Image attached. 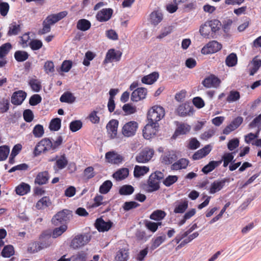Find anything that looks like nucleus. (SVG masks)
<instances>
[{
	"label": "nucleus",
	"mask_w": 261,
	"mask_h": 261,
	"mask_svg": "<svg viewBox=\"0 0 261 261\" xmlns=\"http://www.w3.org/2000/svg\"><path fill=\"white\" fill-rule=\"evenodd\" d=\"M153 154L154 151L152 149H145L136 156V160L138 163H146L152 158Z\"/></svg>",
	"instance_id": "12"
},
{
	"label": "nucleus",
	"mask_w": 261,
	"mask_h": 261,
	"mask_svg": "<svg viewBox=\"0 0 261 261\" xmlns=\"http://www.w3.org/2000/svg\"><path fill=\"white\" fill-rule=\"evenodd\" d=\"M243 118L241 117L236 118L229 125L226 126L223 130V133L228 135L231 132L236 129L242 123Z\"/></svg>",
	"instance_id": "15"
},
{
	"label": "nucleus",
	"mask_w": 261,
	"mask_h": 261,
	"mask_svg": "<svg viewBox=\"0 0 261 261\" xmlns=\"http://www.w3.org/2000/svg\"><path fill=\"white\" fill-rule=\"evenodd\" d=\"M188 207V201L184 200L180 201L176 204L174 212L175 213H183Z\"/></svg>",
	"instance_id": "36"
},
{
	"label": "nucleus",
	"mask_w": 261,
	"mask_h": 261,
	"mask_svg": "<svg viewBox=\"0 0 261 261\" xmlns=\"http://www.w3.org/2000/svg\"><path fill=\"white\" fill-rule=\"evenodd\" d=\"M220 80L216 76L211 75L206 79L203 81L202 84L203 86L206 88H216L219 86L220 84Z\"/></svg>",
	"instance_id": "23"
},
{
	"label": "nucleus",
	"mask_w": 261,
	"mask_h": 261,
	"mask_svg": "<svg viewBox=\"0 0 261 261\" xmlns=\"http://www.w3.org/2000/svg\"><path fill=\"white\" fill-rule=\"evenodd\" d=\"M61 119L58 118L53 119L49 124V128L51 130L57 131L61 127Z\"/></svg>",
	"instance_id": "52"
},
{
	"label": "nucleus",
	"mask_w": 261,
	"mask_h": 261,
	"mask_svg": "<svg viewBox=\"0 0 261 261\" xmlns=\"http://www.w3.org/2000/svg\"><path fill=\"white\" fill-rule=\"evenodd\" d=\"M71 217L70 212L67 210H64L58 212L52 218V222L55 225H58L60 223L66 222L70 219Z\"/></svg>",
	"instance_id": "6"
},
{
	"label": "nucleus",
	"mask_w": 261,
	"mask_h": 261,
	"mask_svg": "<svg viewBox=\"0 0 261 261\" xmlns=\"http://www.w3.org/2000/svg\"><path fill=\"white\" fill-rule=\"evenodd\" d=\"M12 49L10 43H6L0 46V58H5Z\"/></svg>",
	"instance_id": "42"
},
{
	"label": "nucleus",
	"mask_w": 261,
	"mask_h": 261,
	"mask_svg": "<svg viewBox=\"0 0 261 261\" xmlns=\"http://www.w3.org/2000/svg\"><path fill=\"white\" fill-rule=\"evenodd\" d=\"M222 161H211L207 165H205L202 169V171L207 174L212 171H213L216 167L218 166L221 163Z\"/></svg>",
	"instance_id": "37"
},
{
	"label": "nucleus",
	"mask_w": 261,
	"mask_h": 261,
	"mask_svg": "<svg viewBox=\"0 0 261 261\" xmlns=\"http://www.w3.org/2000/svg\"><path fill=\"white\" fill-rule=\"evenodd\" d=\"M249 126L252 128L257 127L259 130L261 129V114L253 119L250 123Z\"/></svg>",
	"instance_id": "64"
},
{
	"label": "nucleus",
	"mask_w": 261,
	"mask_h": 261,
	"mask_svg": "<svg viewBox=\"0 0 261 261\" xmlns=\"http://www.w3.org/2000/svg\"><path fill=\"white\" fill-rule=\"evenodd\" d=\"M129 171L127 168H122L113 174V177L117 180H121L127 177Z\"/></svg>",
	"instance_id": "30"
},
{
	"label": "nucleus",
	"mask_w": 261,
	"mask_h": 261,
	"mask_svg": "<svg viewBox=\"0 0 261 261\" xmlns=\"http://www.w3.org/2000/svg\"><path fill=\"white\" fill-rule=\"evenodd\" d=\"M118 126V121L112 119L107 124V129L108 134L111 139L116 137L117 134V128Z\"/></svg>",
	"instance_id": "17"
},
{
	"label": "nucleus",
	"mask_w": 261,
	"mask_h": 261,
	"mask_svg": "<svg viewBox=\"0 0 261 261\" xmlns=\"http://www.w3.org/2000/svg\"><path fill=\"white\" fill-rule=\"evenodd\" d=\"M67 15V12L64 11L48 15L43 21V28L39 31V34L42 35L49 32L51 25L64 18Z\"/></svg>",
	"instance_id": "2"
},
{
	"label": "nucleus",
	"mask_w": 261,
	"mask_h": 261,
	"mask_svg": "<svg viewBox=\"0 0 261 261\" xmlns=\"http://www.w3.org/2000/svg\"><path fill=\"white\" fill-rule=\"evenodd\" d=\"M122 110L127 115L133 114L136 112V107L128 103L125 104L122 107Z\"/></svg>",
	"instance_id": "60"
},
{
	"label": "nucleus",
	"mask_w": 261,
	"mask_h": 261,
	"mask_svg": "<svg viewBox=\"0 0 261 261\" xmlns=\"http://www.w3.org/2000/svg\"><path fill=\"white\" fill-rule=\"evenodd\" d=\"M191 129L190 125L186 123H180L177 125L173 138L175 139L178 136L186 134Z\"/></svg>",
	"instance_id": "24"
},
{
	"label": "nucleus",
	"mask_w": 261,
	"mask_h": 261,
	"mask_svg": "<svg viewBox=\"0 0 261 261\" xmlns=\"http://www.w3.org/2000/svg\"><path fill=\"white\" fill-rule=\"evenodd\" d=\"M113 223L110 221L108 222L105 221L103 219L99 218L97 219L95 225L96 228L99 231H108L112 227Z\"/></svg>",
	"instance_id": "20"
},
{
	"label": "nucleus",
	"mask_w": 261,
	"mask_h": 261,
	"mask_svg": "<svg viewBox=\"0 0 261 261\" xmlns=\"http://www.w3.org/2000/svg\"><path fill=\"white\" fill-rule=\"evenodd\" d=\"M30 186L29 184L22 182L16 187L15 191L19 195H24L30 191Z\"/></svg>",
	"instance_id": "27"
},
{
	"label": "nucleus",
	"mask_w": 261,
	"mask_h": 261,
	"mask_svg": "<svg viewBox=\"0 0 261 261\" xmlns=\"http://www.w3.org/2000/svg\"><path fill=\"white\" fill-rule=\"evenodd\" d=\"M163 18V14L160 11H154L150 15V22L154 25H158L162 21Z\"/></svg>",
	"instance_id": "25"
},
{
	"label": "nucleus",
	"mask_w": 261,
	"mask_h": 261,
	"mask_svg": "<svg viewBox=\"0 0 261 261\" xmlns=\"http://www.w3.org/2000/svg\"><path fill=\"white\" fill-rule=\"evenodd\" d=\"M106 159L110 163L119 164L123 160V158L115 151H112L106 153Z\"/></svg>",
	"instance_id": "19"
},
{
	"label": "nucleus",
	"mask_w": 261,
	"mask_h": 261,
	"mask_svg": "<svg viewBox=\"0 0 261 261\" xmlns=\"http://www.w3.org/2000/svg\"><path fill=\"white\" fill-rule=\"evenodd\" d=\"M149 171L148 167L136 165L134 168V175L135 177H140L144 175Z\"/></svg>",
	"instance_id": "28"
},
{
	"label": "nucleus",
	"mask_w": 261,
	"mask_h": 261,
	"mask_svg": "<svg viewBox=\"0 0 261 261\" xmlns=\"http://www.w3.org/2000/svg\"><path fill=\"white\" fill-rule=\"evenodd\" d=\"M29 85L31 89L35 92H39L41 88V82L38 79H31L29 81Z\"/></svg>",
	"instance_id": "44"
},
{
	"label": "nucleus",
	"mask_w": 261,
	"mask_h": 261,
	"mask_svg": "<svg viewBox=\"0 0 261 261\" xmlns=\"http://www.w3.org/2000/svg\"><path fill=\"white\" fill-rule=\"evenodd\" d=\"M226 179L216 180L212 182L208 189L210 194H215L223 189L226 182Z\"/></svg>",
	"instance_id": "16"
},
{
	"label": "nucleus",
	"mask_w": 261,
	"mask_h": 261,
	"mask_svg": "<svg viewBox=\"0 0 261 261\" xmlns=\"http://www.w3.org/2000/svg\"><path fill=\"white\" fill-rule=\"evenodd\" d=\"M178 177L176 175H169L164 180V184L167 186L169 187L177 180Z\"/></svg>",
	"instance_id": "62"
},
{
	"label": "nucleus",
	"mask_w": 261,
	"mask_h": 261,
	"mask_svg": "<svg viewBox=\"0 0 261 261\" xmlns=\"http://www.w3.org/2000/svg\"><path fill=\"white\" fill-rule=\"evenodd\" d=\"M165 111L163 107L155 105L151 107L147 113V119L149 122L158 123L164 116Z\"/></svg>",
	"instance_id": "4"
},
{
	"label": "nucleus",
	"mask_w": 261,
	"mask_h": 261,
	"mask_svg": "<svg viewBox=\"0 0 261 261\" xmlns=\"http://www.w3.org/2000/svg\"><path fill=\"white\" fill-rule=\"evenodd\" d=\"M34 136L36 138H41L44 134V128L42 125L40 124L36 125L32 132Z\"/></svg>",
	"instance_id": "51"
},
{
	"label": "nucleus",
	"mask_w": 261,
	"mask_h": 261,
	"mask_svg": "<svg viewBox=\"0 0 261 261\" xmlns=\"http://www.w3.org/2000/svg\"><path fill=\"white\" fill-rule=\"evenodd\" d=\"M240 97V93L236 91H231L227 97V101L229 102H232L238 100Z\"/></svg>",
	"instance_id": "57"
},
{
	"label": "nucleus",
	"mask_w": 261,
	"mask_h": 261,
	"mask_svg": "<svg viewBox=\"0 0 261 261\" xmlns=\"http://www.w3.org/2000/svg\"><path fill=\"white\" fill-rule=\"evenodd\" d=\"M159 127L158 123H154L148 121L143 130V135L146 139H150L154 137L158 132Z\"/></svg>",
	"instance_id": "7"
},
{
	"label": "nucleus",
	"mask_w": 261,
	"mask_h": 261,
	"mask_svg": "<svg viewBox=\"0 0 261 261\" xmlns=\"http://www.w3.org/2000/svg\"><path fill=\"white\" fill-rule=\"evenodd\" d=\"M15 253L14 247L11 245H6L1 252V255L5 258H9Z\"/></svg>",
	"instance_id": "33"
},
{
	"label": "nucleus",
	"mask_w": 261,
	"mask_h": 261,
	"mask_svg": "<svg viewBox=\"0 0 261 261\" xmlns=\"http://www.w3.org/2000/svg\"><path fill=\"white\" fill-rule=\"evenodd\" d=\"M166 213L162 210H156L153 212L150 216V218L155 221H160L164 219Z\"/></svg>",
	"instance_id": "45"
},
{
	"label": "nucleus",
	"mask_w": 261,
	"mask_h": 261,
	"mask_svg": "<svg viewBox=\"0 0 261 261\" xmlns=\"http://www.w3.org/2000/svg\"><path fill=\"white\" fill-rule=\"evenodd\" d=\"M212 146L210 145H207L201 149L196 151L192 156L194 160H198L203 158L207 155L211 151Z\"/></svg>",
	"instance_id": "21"
},
{
	"label": "nucleus",
	"mask_w": 261,
	"mask_h": 261,
	"mask_svg": "<svg viewBox=\"0 0 261 261\" xmlns=\"http://www.w3.org/2000/svg\"><path fill=\"white\" fill-rule=\"evenodd\" d=\"M138 127L137 122L132 121L125 123L122 127V133L127 137H132L135 135Z\"/></svg>",
	"instance_id": "8"
},
{
	"label": "nucleus",
	"mask_w": 261,
	"mask_h": 261,
	"mask_svg": "<svg viewBox=\"0 0 261 261\" xmlns=\"http://www.w3.org/2000/svg\"><path fill=\"white\" fill-rule=\"evenodd\" d=\"M27 93L22 90L15 92L11 97V102L15 105H19L25 99Z\"/></svg>",
	"instance_id": "18"
},
{
	"label": "nucleus",
	"mask_w": 261,
	"mask_h": 261,
	"mask_svg": "<svg viewBox=\"0 0 261 261\" xmlns=\"http://www.w3.org/2000/svg\"><path fill=\"white\" fill-rule=\"evenodd\" d=\"M68 160L65 154L62 155L59 158L56 159V165L59 169H62L67 166Z\"/></svg>",
	"instance_id": "41"
},
{
	"label": "nucleus",
	"mask_w": 261,
	"mask_h": 261,
	"mask_svg": "<svg viewBox=\"0 0 261 261\" xmlns=\"http://www.w3.org/2000/svg\"><path fill=\"white\" fill-rule=\"evenodd\" d=\"M29 57L28 54L25 51L18 50L15 53L14 57L18 62L25 61Z\"/></svg>",
	"instance_id": "47"
},
{
	"label": "nucleus",
	"mask_w": 261,
	"mask_h": 261,
	"mask_svg": "<svg viewBox=\"0 0 261 261\" xmlns=\"http://www.w3.org/2000/svg\"><path fill=\"white\" fill-rule=\"evenodd\" d=\"M50 204L51 201L49 198L47 197H43L37 202L36 207L38 210H42Z\"/></svg>",
	"instance_id": "35"
},
{
	"label": "nucleus",
	"mask_w": 261,
	"mask_h": 261,
	"mask_svg": "<svg viewBox=\"0 0 261 261\" xmlns=\"http://www.w3.org/2000/svg\"><path fill=\"white\" fill-rule=\"evenodd\" d=\"M164 178L163 174L160 171L152 173L149 177L147 184L144 185V189L147 192L151 193L160 189V183Z\"/></svg>",
	"instance_id": "3"
},
{
	"label": "nucleus",
	"mask_w": 261,
	"mask_h": 261,
	"mask_svg": "<svg viewBox=\"0 0 261 261\" xmlns=\"http://www.w3.org/2000/svg\"><path fill=\"white\" fill-rule=\"evenodd\" d=\"M210 27H211V30L212 33L216 32L220 29V22L218 20H213L207 21Z\"/></svg>",
	"instance_id": "61"
},
{
	"label": "nucleus",
	"mask_w": 261,
	"mask_h": 261,
	"mask_svg": "<svg viewBox=\"0 0 261 261\" xmlns=\"http://www.w3.org/2000/svg\"><path fill=\"white\" fill-rule=\"evenodd\" d=\"M87 253L84 251H80L76 254L71 257L73 261H86Z\"/></svg>",
	"instance_id": "59"
},
{
	"label": "nucleus",
	"mask_w": 261,
	"mask_h": 261,
	"mask_svg": "<svg viewBox=\"0 0 261 261\" xmlns=\"http://www.w3.org/2000/svg\"><path fill=\"white\" fill-rule=\"evenodd\" d=\"M83 124L80 120H74L70 123L69 128L71 132H75L80 129Z\"/></svg>",
	"instance_id": "56"
},
{
	"label": "nucleus",
	"mask_w": 261,
	"mask_h": 261,
	"mask_svg": "<svg viewBox=\"0 0 261 261\" xmlns=\"http://www.w3.org/2000/svg\"><path fill=\"white\" fill-rule=\"evenodd\" d=\"M189 164V161L186 159H181L174 163L171 166L172 170H179L181 169H185L187 168Z\"/></svg>",
	"instance_id": "31"
},
{
	"label": "nucleus",
	"mask_w": 261,
	"mask_h": 261,
	"mask_svg": "<svg viewBox=\"0 0 261 261\" xmlns=\"http://www.w3.org/2000/svg\"><path fill=\"white\" fill-rule=\"evenodd\" d=\"M134 189L130 185H125L122 186L119 190V193L121 195H129L133 193Z\"/></svg>",
	"instance_id": "58"
},
{
	"label": "nucleus",
	"mask_w": 261,
	"mask_h": 261,
	"mask_svg": "<svg viewBox=\"0 0 261 261\" xmlns=\"http://www.w3.org/2000/svg\"><path fill=\"white\" fill-rule=\"evenodd\" d=\"M222 45L216 41H212L208 43L201 49V53L204 55L213 54L220 50Z\"/></svg>",
	"instance_id": "10"
},
{
	"label": "nucleus",
	"mask_w": 261,
	"mask_h": 261,
	"mask_svg": "<svg viewBox=\"0 0 261 261\" xmlns=\"http://www.w3.org/2000/svg\"><path fill=\"white\" fill-rule=\"evenodd\" d=\"M252 67L250 69V74L253 75L259 69L261 66V60L257 59H254L251 63Z\"/></svg>",
	"instance_id": "48"
},
{
	"label": "nucleus",
	"mask_w": 261,
	"mask_h": 261,
	"mask_svg": "<svg viewBox=\"0 0 261 261\" xmlns=\"http://www.w3.org/2000/svg\"><path fill=\"white\" fill-rule=\"evenodd\" d=\"M51 244V242H48L47 244H42V246H41L37 242H33L29 244L27 250L28 252L30 253H34L38 252L41 249L48 247L50 246Z\"/></svg>",
	"instance_id": "22"
},
{
	"label": "nucleus",
	"mask_w": 261,
	"mask_h": 261,
	"mask_svg": "<svg viewBox=\"0 0 261 261\" xmlns=\"http://www.w3.org/2000/svg\"><path fill=\"white\" fill-rule=\"evenodd\" d=\"M113 13V10L111 8L102 9L96 14V20L101 22H106L111 19Z\"/></svg>",
	"instance_id": "11"
},
{
	"label": "nucleus",
	"mask_w": 261,
	"mask_h": 261,
	"mask_svg": "<svg viewBox=\"0 0 261 261\" xmlns=\"http://www.w3.org/2000/svg\"><path fill=\"white\" fill-rule=\"evenodd\" d=\"M49 179L48 173L47 171H43L39 173L35 179V183L39 185L46 184Z\"/></svg>",
	"instance_id": "26"
},
{
	"label": "nucleus",
	"mask_w": 261,
	"mask_h": 261,
	"mask_svg": "<svg viewBox=\"0 0 261 261\" xmlns=\"http://www.w3.org/2000/svg\"><path fill=\"white\" fill-rule=\"evenodd\" d=\"M44 69L47 74H52L55 72V65L54 63L50 61H47L44 63Z\"/></svg>",
	"instance_id": "50"
},
{
	"label": "nucleus",
	"mask_w": 261,
	"mask_h": 261,
	"mask_svg": "<svg viewBox=\"0 0 261 261\" xmlns=\"http://www.w3.org/2000/svg\"><path fill=\"white\" fill-rule=\"evenodd\" d=\"M121 53L118 50H115L114 49H109L104 60L105 63H111L114 61H118L120 59Z\"/></svg>",
	"instance_id": "13"
},
{
	"label": "nucleus",
	"mask_w": 261,
	"mask_h": 261,
	"mask_svg": "<svg viewBox=\"0 0 261 261\" xmlns=\"http://www.w3.org/2000/svg\"><path fill=\"white\" fill-rule=\"evenodd\" d=\"M193 112V108L189 102H185L180 105L175 110V113L181 117L191 116Z\"/></svg>",
	"instance_id": "9"
},
{
	"label": "nucleus",
	"mask_w": 261,
	"mask_h": 261,
	"mask_svg": "<svg viewBox=\"0 0 261 261\" xmlns=\"http://www.w3.org/2000/svg\"><path fill=\"white\" fill-rule=\"evenodd\" d=\"M112 187V182L110 180L105 181L99 188V192L101 194H107Z\"/></svg>",
	"instance_id": "49"
},
{
	"label": "nucleus",
	"mask_w": 261,
	"mask_h": 261,
	"mask_svg": "<svg viewBox=\"0 0 261 261\" xmlns=\"http://www.w3.org/2000/svg\"><path fill=\"white\" fill-rule=\"evenodd\" d=\"M176 157L175 154L173 152L167 153L163 156L162 162L167 165L170 164L175 161Z\"/></svg>",
	"instance_id": "46"
},
{
	"label": "nucleus",
	"mask_w": 261,
	"mask_h": 261,
	"mask_svg": "<svg viewBox=\"0 0 261 261\" xmlns=\"http://www.w3.org/2000/svg\"><path fill=\"white\" fill-rule=\"evenodd\" d=\"M199 31L201 35L205 38H210L213 34L207 21L200 27Z\"/></svg>",
	"instance_id": "32"
},
{
	"label": "nucleus",
	"mask_w": 261,
	"mask_h": 261,
	"mask_svg": "<svg viewBox=\"0 0 261 261\" xmlns=\"http://www.w3.org/2000/svg\"><path fill=\"white\" fill-rule=\"evenodd\" d=\"M67 229L65 225H63L59 227L56 228L53 232L52 236L53 238H56L62 235Z\"/></svg>",
	"instance_id": "53"
},
{
	"label": "nucleus",
	"mask_w": 261,
	"mask_h": 261,
	"mask_svg": "<svg viewBox=\"0 0 261 261\" xmlns=\"http://www.w3.org/2000/svg\"><path fill=\"white\" fill-rule=\"evenodd\" d=\"M90 240V236L88 234H77L71 240L70 247L73 249H77L87 244Z\"/></svg>",
	"instance_id": "5"
},
{
	"label": "nucleus",
	"mask_w": 261,
	"mask_h": 261,
	"mask_svg": "<svg viewBox=\"0 0 261 261\" xmlns=\"http://www.w3.org/2000/svg\"><path fill=\"white\" fill-rule=\"evenodd\" d=\"M60 100L62 102L72 103L75 101V97L71 92H66L62 94Z\"/></svg>",
	"instance_id": "39"
},
{
	"label": "nucleus",
	"mask_w": 261,
	"mask_h": 261,
	"mask_svg": "<svg viewBox=\"0 0 261 261\" xmlns=\"http://www.w3.org/2000/svg\"><path fill=\"white\" fill-rule=\"evenodd\" d=\"M20 31V26L16 22H13L10 24L9 30L8 32L9 36L16 35Z\"/></svg>",
	"instance_id": "43"
},
{
	"label": "nucleus",
	"mask_w": 261,
	"mask_h": 261,
	"mask_svg": "<svg viewBox=\"0 0 261 261\" xmlns=\"http://www.w3.org/2000/svg\"><path fill=\"white\" fill-rule=\"evenodd\" d=\"M226 64L229 67L234 66L237 62V57L236 54H231L226 59Z\"/></svg>",
	"instance_id": "55"
},
{
	"label": "nucleus",
	"mask_w": 261,
	"mask_h": 261,
	"mask_svg": "<svg viewBox=\"0 0 261 261\" xmlns=\"http://www.w3.org/2000/svg\"><path fill=\"white\" fill-rule=\"evenodd\" d=\"M63 143V137L58 136L53 142L49 138H45L41 140L36 145L34 150V154L37 156L42 153L47 152H55Z\"/></svg>",
	"instance_id": "1"
},
{
	"label": "nucleus",
	"mask_w": 261,
	"mask_h": 261,
	"mask_svg": "<svg viewBox=\"0 0 261 261\" xmlns=\"http://www.w3.org/2000/svg\"><path fill=\"white\" fill-rule=\"evenodd\" d=\"M129 257L128 249L124 248L120 249L116 254V261H127Z\"/></svg>",
	"instance_id": "29"
},
{
	"label": "nucleus",
	"mask_w": 261,
	"mask_h": 261,
	"mask_svg": "<svg viewBox=\"0 0 261 261\" xmlns=\"http://www.w3.org/2000/svg\"><path fill=\"white\" fill-rule=\"evenodd\" d=\"M166 237L165 234L158 236L152 240L150 249L154 250L160 246L166 240Z\"/></svg>",
	"instance_id": "38"
},
{
	"label": "nucleus",
	"mask_w": 261,
	"mask_h": 261,
	"mask_svg": "<svg viewBox=\"0 0 261 261\" xmlns=\"http://www.w3.org/2000/svg\"><path fill=\"white\" fill-rule=\"evenodd\" d=\"M91 23L89 21L85 19H82L78 21L76 27L79 30L85 31L90 29Z\"/></svg>",
	"instance_id": "40"
},
{
	"label": "nucleus",
	"mask_w": 261,
	"mask_h": 261,
	"mask_svg": "<svg viewBox=\"0 0 261 261\" xmlns=\"http://www.w3.org/2000/svg\"><path fill=\"white\" fill-rule=\"evenodd\" d=\"M10 152V148L8 146L4 145L0 146V161L5 160Z\"/></svg>",
	"instance_id": "54"
},
{
	"label": "nucleus",
	"mask_w": 261,
	"mask_h": 261,
	"mask_svg": "<svg viewBox=\"0 0 261 261\" xmlns=\"http://www.w3.org/2000/svg\"><path fill=\"white\" fill-rule=\"evenodd\" d=\"M147 89L144 88H138L134 90L131 95V99L137 102L145 98L147 95Z\"/></svg>",
	"instance_id": "14"
},
{
	"label": "nucleus",
	"mask_w": 261,
	"mask_h": 261,
	"mask_svg": "<svg viewBox=\"0 0 261 261\" xmlns=\"http://www.w3.org/2000/svg\"><path fill=\"white\" fill-rule=\"evenodd\" d=\"M159 77L156 72H153L149 75L144 76L142 79V82L144 84L151 85L154 83Z\"/></svg>",
	"instance_id": "34"
},
{
	"label": "nucleus",
	"mask_w": 261,
	"mask_h": 261,
	"mask_svg": "<svg viewBox=\"0 0 261 261\" xmlns=\"http://www.w3.org/2000/svg\"><path fill=\"white\" fill-rule=\"evenodd\" d=\"M29 44L32 49L34 50H38L42 46V42L39 40H33Z\"/></svg>",
	"instance_id": "63"
}]
</instances>
